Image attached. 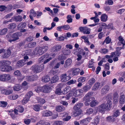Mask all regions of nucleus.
<instances>
[{"label":"nucleus","instance_id":"a211bd4d","mask_svg":"<svg viewBox=\"0 0 125 125\" xmlns=\"http://www.w3.org/2000/svg\"><path fill=\"white\" fill-rule=\"evenodd\" d=\"M30 14L29 17L32 20H33L34 19L32 16L35 17L36 15V13L33 9H32L30 10Z\"/></svg>","mask_w":125,"mask_h":125},{"label":"nucleus","instance_id":"c9c22d12","mask_svg":"<svg viewBox=\"0 0 125 125\" xmlns=\"http://www.w3.org/2000/svg\"><path fill=\"white\" fill-rule=\"evenodd\" d=\"M18 95L17 94H12L9 96V98L11 100H15L18 97Z\"/></svg>","mask_w":125,"mask_h":125},{"label":"nucleus","instance_id":"13d9d810","mask_svg":"<svg viewBox=\"0 0 125 125\" xmlns=\"http://www.w3.org/2000/svg\"><path fill=\"white\" fill-rule=\"evenodd\" d=\"M65 39L64 37L62 36H61L59 37L56 38L55 40L56 41H63Z\"/></svg>","mask_w":125,"mask_h":125},{"label":"nucleus","instance_id":"a19ab883","mask_svg":"<svg viewBox=\"0 0 125 125\" xmlns=\"http://www.w3.org/2000/svg\"><path fill=\"white\" fill-rule=\"evenodd\" d=\"M82 112L81 110H80L74 111L73 112V115L74 116H76L80 115Z\"/></svg>","mask_w":125,"mask_h":125},{"label":"nucleus","instance_id":"39448f33","mask_svg":"<svg viewBox=\"0 0 125 125\" xmlns=\"http://www.w3.org/2000/svg\"><path fill=\"white\" fill-rule=\"evenodd\" d=\"M22 33L21 32H17L13 34L11 36V37L13 39L9 40V41L11 42H12L15 41L19 39V37L21 36Z\"/></svg>","mask_w":125,"mask_h":125},{"label":"nucleus","instance_id":"c03bdc74","mask_svg":"<svg viewBox=\"0 0 125 125\" xmlns=\"http://www.w3.org/2000/svg\"><path fill=\"white\" fill-rule=\"evenodd\" d=\"M63 123V122L58 121L54 122L53 125H62Z\"/></svg>","mask_w":125,"mask_h":125},{"label":"nucleus","instance_id":"4d7b16f0","mask_svg":"<svg viewBox=\"0 0 125 125\" xmlns=\"http://www.w3.org/2000/svg\"><path fill=\"white\" fill-rule=\"evenodd\" d=\"M108 51V49L105 48L101 49L100 51V52L101 53H103L104 54H105Z\"/></svg>","mask_w":125,"mask_h":125},{"label":"nucleus","instance_id":"f8f14e48","mask_svg":"<svg viewBox=\"0 0 125 125\" xmlns=\"http://www.w3.org/2000/svg\"><path fill=\"white\" fill-rule=\"evenodd\" d=\"M83 92V90L81 89L74 91L73 95L74 96L78 97L82 95Z\"/></svg>","mask_w":125,"mask_h":125},{"label":"nucleus","instance_id":"8fccbe9b","mask_svg":"<svg viewBox=\"0 0 125 125\" xmlns=\"http://www.w3.org/2000/svg\"><path fill=\"white\" fill-rule=\"evenodd\" d=\"M119 115L120 112L118 110H117L114 112L113 116V117H117Z\"/></svg>","mask_w":125,"mask_h":125},{"label":"nucleus","instance_id":"aec40b11","mask_svg":"<svg viewBox=\"0 0 125 125\" xmlns=\"http://www.w3.org/2000/svg\"><path fill=\"white\" fill-rule=\"evenodd\" d=\"M108 17L105 14H103L101 16V20L103 22H105L107 20Z\"/></svg>","mask_w":125,"mask_h":125},{"label":"nucleus","instance_id":"9b49d317","mask_svg":"<svg viewBox=\"0 0 125 125\" xmlns=\"http://www.w3.org/2000/svg\"><path fill=\"white\" fill-rule=\"evenodd\" d=\"M39 63L43 62L44 64L47 63V54L46 53L44 55L42 56L38 60Z\"/></svg>","mask_w":125,"mask_h":125},{"label":"nucleus","instance_id":"1a4fd4ad","mask_svg":"<svg viewBox=\"0 0 125 125\" xmlns=\"http://www.w3.org/2000/svg\"><path fill=\"white\" fill-rule=\"evenodd\" d=\"M35 90L37 93L42 92L44 93H47V86L45 85L42 87H37L35 89Z\"/></svg>","mask_w":125,"mask_h":125},{"label":"nucleus","instance_id":"052dcab7","mask_svg":"<svg viewBox=\"0 0 125 125\" xmlns=\"http://www.w3.org/2000/svg\"><path fill=\"white\" fill-rule=\"evenodd\" d=\"M111 41V39L109 38V36H107L104 40V42L106 44H109L110 43Z\"/></svg>","mask_w":125,"mask_h":125},{"label":"nucleus","instance_id":"49530a36","mask_svg":"<svg viewBox=\"0 0 125 125\" xmlns=\"http://www.w3.org/2000/svg\"><path fill=\"white\" fill-rule=\"evenodd\" d=\"M70 87L69 86H67L64 89V92H62V93L63 94H66L70 90Z\"/></svg>","mask_w":125,"mask_h":125},{"label":"nucleus","instance_id":"9d476101","mask_svg":"<svg viewBox=\"0 0 125 125\" xmlns=\"http://www.w3.org/2000/svg\"><path fill=\"white\" fill-rule=\"evenodd\" d=\"M110 89V86L109 85H105L101 90V94L102 95H104L106 94L109 91Z\"/></svg>","mask_w":125,"mask_h":125},{"label":"nucleus","instance_id":"5701e85b","mask_svg":"<svg viewBox=\"0 0 125 125\" xmlns=\"http://www.w3.org/2000/svg\"><path fill=\"white\" fill-rule=\"evenodd\" d=\"M13 20L16 22L21 21L22 20V17L20 16H15L13 18Z\"/></svg>","mask_w":125,"mask_h":125},{"label":"nucleus","instance_id":"f03ea898","mask_svg":"<svg viewBox=\"0 0 125 125\" xmlns=\"http://www.w3.org/2000/svg\"><path fill=\"white\" fill-rule=\"evenodd\" d=\"M31 52L30 50H26L23 52L22 54L24 55V60L19 61L16 64V66L17 67H20L22 66L24 64V62L28 61L29 59V57L27 56L30 55L31 53Z\"/></svg>","mask_w":125,"mask_h":125},{"label":"nucleus","instance_id":"f704fd0d","mask_svg":"<svg viewBox=\"0 0 125 125\" xmlns=\"http://www.w3.org/2000/svg\"><path fill=\"white\" fill-rule=\"evenodd\" d=\"M11 76L9 74H5V82H9L11 79Z\"/></svg>","mask_w":125,"mask_h":125},{"label":"nucleus","instance_id":"cd10ccee","mask_svg":"<svg viewBox=\"0 0 125 125\" xmlns=\"http://www.w3.org/2000/svg\"><path fill=\"white\" fill-rule=\"evenodd\" d=\"M21 89V86L20 84H16L13 87V90L14 91H19Z\"/></svg>","mask_w":125,"mask_h":125},{"label":"nucleus","instance_id":"7ed1b4c3","mask_svg":"<svg viewBox=\"0 0 125 125\" xmlns=\"http://www.w3.org/2000/svg\"><path fill=\"white\" fill-rule=\"evenodd\" d=\"M112 104V102L108 101L106 104H103L99 106L97 110L99 112L104 113L106 110H109L111 108Z\"/></svg>","mask_w":125,"mask_h":125},{"label":"nucleus","instance_id":"473e14b6","mask_svg":"<svg viewBox=\"0 0 125 125\" xmlns=\"http://www.w3.org/2000/svg\"><path fill=\"white\" fill-rule=\"evenodd\" d=\"M37 100L38 103L40 104H43L45 102L44 99L40 97L37 98Z\"/></svg>","mask_w":125,"mask_h":125},{"label":"nucleus","instance_id":"20e7f679","mask_svg":"<svg viewBox=\"0 0 125 125\" xmlns=\"http://www.w3.org/2000/svg\"><path fill=\"white\" fill-rule=\"evenodd\" d=\"M31 69L35 73H36L42 71L44 69V66L43 64L33 66Z\"/></svg>","mask_w":125,"mask_h":125},{"label":"nucleus","instance_id":"bf43d9fd","mask_svg":"<svg viewBox=\"0 0 125 125\" xmlns=\"http://www.w3.org/2000/svg\"><path fill=\"white\" fill-rule=\"evenodd\" d=\"M86 79L84 77H81L79 78L78 81L79 82H83L85 81Z\"/></svg>","mask_w":125,"mask_h":125},{"label":"nucleus","instance_id":"37998d69","mask_svg":"<svg viewBox=\"0 0 125 125\" xmlns=\"http://www.w3.org/2000/svg\"><path fill=\"white\" fill-rule=\"evenodd\" d=\"M117 53V52H112L111 53V56L106 55L105 56V58H106L109 59L111 57H114L115 56V55Z\"/></svg>","mask_w":125,"mask_h":125},{"label":"nucleus","instance_id":"5fc2aeb1","mask_svg":"<svg viewBox=\"0 0 125 125\" xmlns=\"http://www.w3.org/2000/svg\"><path fill=\"white\" fill-rule=\"evenodd\" d=\"M5 74L0 75V81L3 82H5Z\"/></svg>","mask_w":125,"mask_h":125},{"label":"nucleus","instance_id":"393cba45","mask_svg":"<svg viewBox=\"0 0 125 125\" xmlns=\"http://www.w3.org/2000/svg\"><path fill=\"white\" fill-rule=\"evenodd\" d=\"M106 120L110 122H113L115 121V119L113 116H109L106 118Z\"/></svg>","mask_w":125,"mask_h":125},{"label":"nucleus","instance_id":"603ef678","mask_svg":"<svg viewBox=\"0 0 125 125\" xmlns=\"http://www.w3.org/2000/svg\"><path fill=\"white\" fill-rule=\"evenodd\" d=\"M67 22L68 23L71 22L72 21L73 19L72 18L71 16V15H68L67 17Z\"/></svg>","mask_w":125,"mask_h":125},{"label":"nucleus","instance_id":"e433bc0d","mask_svg":"<svg viewBox=\"0 0 125 125\" xmlns=\"http://www.w3.org/2000/svg\"><path fill=\"white\" fill-rule=\"evenodd\" d=\"M8 29L7 28H4L0 30V35H1L5 34L7 32Z\"/></svg>","mask_w":125,"mask_h":125},{"label":"nucleus","instance_id":"a18cd8bd","mask_svg":"<svg viewBox=\"0 0 125 125\" xmlns=\"http://www.w3.org/2000/svg\"><path fill=\"white\" fill-rule=\"evenodd\" d=\"M33 106V109L35 111L38 112L40 110V108L39 105H35Z\"/></svg>","mask_w":125,"mask_h":125},{"label":"nucleus","instance_id":"f3484780","mask_svg":"<svg viewBox=\"0 0 125 125\" xmlns=\"http://www.w3.org/2000/svg\"><path fill=\"white\" fill-rule=\"evenodd\" d=\"M71 70L72 72V74L73 75H77L80 71V69L78 68H72Z\"/></svg>","mask_w":125,"mask_h":125},{"label":"nucleus","instance_id":"0e129e2a","mask_svg":"<svg viewBox=\"0 0 125 125\" xmlns=\"http://www.w3.org/2000/svg\"><path fill=\"white\" fill-rule=\"evenodd\" d=\"M76 81V80L73 81V80H71L67 82V84L68 85H70L71 84L75 83Z\"/></svg>","mask_w":125,"mask_h":125},{"label":"nucleus","instance_id":"58836bf2","mask_svg":"<svg viewBox=\"0 0 125 125\" xmlns=\"http://www.w3.org/2000/svg\"><path fill=\"white\" fill-rule=\"evenodd\" d=\"M81 38L84 40L85 42L88 45H89L90 44V43L88 41V38L85 36H83L81 37Z\"/></svg>","mask_w":125,"mask_h":125},{"label":"nucleus","instance_id":"a878e982","mask_svg":"<svg viewBox=\"0 0 125 125\" xmlns=\"http://www.w3.org/2000/svg\"><path fill=\"white\" fill-rule=\"evenodd\" d=\"M11 62L10 61L6 60H3L0 62V65H3L5 66H8L10 64Z\"/></svg>","mask_w":125,"mask_h":125},{"label":"nucleus","instance_id":"f257e3e1","mask_svg":"<svg viewBox=\"0 0 125 125\" xmlns=\"http://www.w3.org/2000/svg\"><path fill=\"white\" fill-rule=\"evenodd\" d=\"M91 94L90 93H88L84 96L83 100L85 101V104L87 106L91 104L92 107H93L98 104V102L95 100L93 97H91Z\"/></svg>","mask_w":125,"mask_h":125},{"label":"nucleus","instance_id":"dca6fc26","mask_svg":"<svg viewBox=\"0 0 125 125\" xmlns=\"http://www.w3.org/2000/svg\"><path fill=\"white\" fill-rule=\"evenodd\" d=\"M101 87L100 84L99 83H96L92 88V90L95 91L100 89Z\"/></svg>","mask_w":125,"mask_h":125},{"label":"nucleus","instance_id":"774afa93","mask_svg":"<svg viewBox=\"0 0 125 125\" xmlns=\"http://www.w3.org/2000/svg\"><path fill=\"white\" fill-rule=\"evenodd\" d=\"M14 74L15 75L17 76H20L21 75L20 72L18 70L15 71L14 72Z\"/></svg>","mask_w":125,"mask_h":125},{"label":"nucleus","instance_id":"6e6d98bb","mask_svg":"<svg viewBox=\"0 0 125 125\" xmlns=\"http://www.w3.org/2000/svg\"><path fill=\"white\" fill-rule=\"evenodd\" d=\"M113 1L112 0H107L105 2V4L111 5L113 4Z\"/></svg>","mask_w":125,"mask_h":125},{"label":"nucleus","instance_id":"72a5a7b5","mask_svg":"<svg viewBox=\"0 0 125 125\" xmlns=\"http://www.w3.org/2000/svg\"><path fill=\"white\" fill-rule=\"evenodd\" d=\"M92 86L90 85H88L85 86L83 88V92H86L90 89L91 88Z\"/></svg>","mask_w":125,"mask_h":125},{"label":"nucleus","instance_id":"3c124183","mask_svg":"<svg viewBox=\"0 0 125 125\" xmlns=\"http://www.w3.org/2000/svg\"><path fill=\"white\" fill-rule=\"evenodd\" d=\"M26 25V24L25 23H20L19 25V29L23 28H25Z\"/></svg>","mask_w":125,"mask_h":125},{"label":"nucleus","instance_id":"7c9ffc66","mask_svg":"<svg viewBox=\"0 0 125 125\" xmlns=\"http://www.w3.org/2000/svg\"><path fill=\"white\" fill-rule=\"evenodd\" d=\"M59 79V77L57 76H55L52 77L51 80V83H52L57 82Z\"/></svg>","mask_w":125,"mask_h":125},{"label":"nucleus","instance_id":"412c9836","mask_svg":"<svg viewBox=\"0 0 125 125\" xmlns=\"http://www.w3.org/2000/svg\"><path fill=\"white\" fill-rule=\"evenodd\" d=\"M83 105V104L82 103H78L74 106L73 109L75 111L78 110Z\"/></svg>","mask_w":125,"mask_h":125},{"label":"nucleus","instance_id":"0eeeda50","mask_svg":"<svg viewBox=\"0 0 125 125\" xmlns=\"http://www.w3.org/2000/svg\"><path fill=\"white\" fill-rule=\"evenodd\" d=\"M32 92L31 91L28 92L26 95L25 97L22 101V104H26L29 100L31 97L33 95Z\"/></svg>","mask_w":125,"mask_h":125},{"label":"nucleus","instance_id":"6e6552de","mask_svg":"<svg viewBox=\"0 0 125 125\" xmlns=\"http://www.w3.org/2000/svg\"><path fill=\"white\" fill-rule=\"evenodd\" d=\"M0 69L3 72H8L12 70V68L10 66H5L3 65H0Z\"/></svg>","mask_w":125,"mask_h":125},{"label":"nucleus","instance_id":"423d86ee","mask_svg":"<svg viewBox=\"0 0 125 125\" xmlns=\"http://www.w3.org/2000/svg\"><path fill=\"white\" fill-rule=\"evenodd\" d=\"M43 53L42 47H36L32 52L33 54L34 55H41Z\"/></svg>","mask_w":125,"mask_h":125},{"label":"nucleus","instance_id":"338daca9","mask_svg":"<svg viewBox=\"0 0 125 125\" xmlns=\"http://www.w3.org/2000/svg\"><path fill=\"white\" fill-rule=\"evenodd\" d=\"M104 36V33L103 32H100L98 34V39H101Z\"/></svg>","mask_w":125,"mask_h":125},{"label":"nucleus","instance_id":"79ce46f5","mask_svg":"<svg viewBox=\"0 0 125 125\" xmlns=\"http://www.w3.org/2000/svg\"><path fill=\"white\" fill-rule=\"evenodd\" d=\"M95 80L94 78H92L90 79L88 82V83L89 84V85L92 86V85L95 83Z\"/></svg>","mask_w":125,"mask_h":125},{"label":"nucleus","instance_id":"4468645a","mask_svg":"<svg viewBox=\"0 0 125 125\" xmlns=\"http://www.w3.org/2000/svg\"><path fill=\"white\" fill-rule=\"evenodd\" d=\"M11 53V51L9 49H7L6 50H5L2 56V58H7L9 57Z\"/></svg>","mask_w":125,"mask_h":125},{"label":"nucleus","instance_id":"ea45409f","mask_svg":"<svg viewBox=\"0 0 125 125\" xmlns=\"http://www.w3.org/2000/svg\"><path fill=\"white\" fill-rule=\"evenodd\" d=\"M16 24L14 23H11L8 26V28L10 29H13L16 27Z\"/></svg>","mask_w":125,"mask_h":125},{"label":"nucleus","instance_id":"de8ad7c7","mask_svg":"<svg viewBox=\"0 0 125 125\" xmlns=\"http://www.w3.org/2000/svg\"><path fill=\"white\" fill-rule=\"evenodd\" d=\"M0 106L2 107H6L7 104V103L6 102L1 101L0 102Z\"/></svg>","mask_w":125,"mask_h":125},{"label":"nucleus","instance_id":"2f4dec72","mask_svg":"<svg viewBox=\"0 0 125 125\" xmlns=\"http://www.w3.org/2000/svg\"><path fill=\"white\" fill-rule=\"evenodd\" d=\"M90 30H91L90 29L87 27H85L83 33L85 34H89L90 33Z\"/></svg>","mask_w":125,"mask_h":125},{"label":"nucleus","instance_id":"c756f323","mask_svg":"<svg viewBox=\"0 0 125 125\" xmlns=\"http://www.w3.org/2000/svg\"><path fill=\"white\" fill-rule=\"evenodd\" d=\"M125 97L124 95H122L120 97L119 102L120 104H124L125 102Z\"/></svg>","mask_w":125,"mask_h":125},{"label":"nucleus","instance_id":"c85d7f7f","mask_svg":"<svg viewBox=\"0 0 125 125\" xmlns=\"http://www.w3.org/2000/svg\"><path fill=\"white\" fill-rule=\"evenodd\" d=\"M62 52L64 55H67L71 54V51L69 49H65L62 51Z\"/></svg>","mask_w":125,"mask_h":125},{"label":"nucleus","instance_id":"4c0bfd02","mask_svg":"<svg viewBox=\"0 0 125 125\" xmlns=\"http://www.w3.org/2000/svg\"><path fill=\"white\" fill-rule=\"evenodd\" d=\"M99 121V119L97 117H95L94 119V122L91 123L94 125H97Z\"/></svg>","mask_w":125,"mask_h":125},{"label":"nucleus","instance_id":"4be33fe9","mask_svg":"<svg viewBox=\"0 0 125 125\" xmlns=\"http://www.w3.org/2000/svg\"><path fill=\"white\" fill-rule=\"evenodd\" d=\"M36 43L33 42L29 43L27 45V47L28 48H34L36 45Z\"/></svg>","mask_w":125,"mask_h":125},{"label":"nucleus","instance_id":"864d4df0","mask_svg":"<svg viewBox=\"0 0 125 125\" xmlns=\"http://www.w3.org/2000/svg\"><path fill=\"white\" fill-rule=\"evenodd\" d=\"M62 90L60 87L57 88L55 91V93L58 95L62 93Z\"/></svg>","mask_w":125,"mask_h":125},{"label":"nucleus","instance_id":"09e8293b","mask_svg":"<svg viewBox=\"0 0 125 125\" xmlns=\"http://www.w3.org/2000/svg\"><path fill=\"white\" fill-rule=\"evenodd\" d=\"M65 58L66 57L64 54H61L59 56L58 59L59 60L61 61L62 60H64Z\"/></svg>","mask_w":125,"mask_h":125},{"label":"nucleus","instance_id":"2eb2a0df","mask_svg":"<svg viewBox=\"0 0 125 125\" xmlns=\"http://www.w3.org/2000/svg\"><path fill=\"white\" fill-rule=\"evenodd\" d=\"M62 48L60 45H56L54 46L51 49V51L52 52H57L60 51Z\"/></svg>","mask_w":125,"mask_h":125},{"label":"nucleus","instance_id":"bb28decb","mask_svg":"<svg viewBox=\"0 0 125 125\" xmlns=\"http://www.w3.org/2000/svg\"><path fill=\"white\" fill-rule=\"evenodd\" d=\"M55 110L57 111L60 112L65 110V108L62 106L58 105L56 107Z\"/></svg>","mask_w":125,"mask_h":125},{"label":"nucleus","instance_id":"69168bd1","mask_svg":"<svg viewBox=\"0 0 125 125\" xmlns=\"http://www.w3.org/2000/svg\"><path fill=\"white\" fill-rule=\"evenodd\" d=\"M63 29L64 30H67L70 29V27L68 25H62Z\"/></svg>","mask_w":125,"mask_h":125},{"label":"nucleus","instance_id":"e2e57ef3","mask_svg":"<svg viewBox=\"0 0 125 125\" xmlns=\"http://www.w3.org/2000/svg\"><path fill=\"white\" fill-rule=\"evenodd\" d=\"M18 110L19 112L22 113L24 109L22 106H18Z\"/></svg>","mask_w":125,"mask_h":125},{"label":"nucleus","instance_id":"b1692460","mask_svg":"<svg viewBox=\"0 0 125 125\" xmlns=\"http://www.w3.org/2000/svg\"><path fill=\"white\" fill-rule=\"evenodd\" d=\"M33 40V37L32 36H29L27 37L23 41V42H31Z\"/></svg>","mask_w":125,"mask_h":125},{"label":"nucleus","instance_id":"ddd939ff","mask_svg":"<svg viewBox=\"0 0 125 125\" xmlns=\"http://www.w3.org/2000/svg\"><path fill=\"white\" fill-rule=\"evenodd\" d=\"M67 74L66 73L63 74L61 75L60 77L61 80L62 82H65L69 80L71 78L70 76H67Z\"/></svg>","mask_w":125,"mask_h":125},{"label":"nucleus","instance_id":"680f3d73","mask_svg":"<svg viewBox=\"0 0 125 125\" xmlns=\"http://www.w3.org/2000/svg\"><path fill=\"white\" fill-rule=\"evenodd\" d=\"M118 40L119 41L121 42V43L123 44V46H124L125 45V41L124 42L125 43H124L123 42L124 41V39L121 36H119L118 37Z\"/></svg>","mask_w":125,"mask_h":125},{"label":"nucleus","instance_id":"6ab92c4d","mask_svg":"<svg viewBox=\"0 0 125 125\" xmlns=\"http://www.w3.org/2000/svg\"><path fill=\"white\" fill-rule=\"evenodd\" d=\"M72 60L70 58L67 59L66 61L64 64V67L67 68L71 65L72 63Z\"/></svg>","mask_w":125,"mask_h":125}]
</instances>
